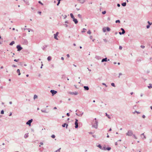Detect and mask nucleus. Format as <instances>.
<instances>
[{"mask_svg":"<svg viewBox=\"0 0 152 152\" xmlns=\"http://www.w3.org/2000/svg\"><path fill=\"white\" fill-rule=\"evenodd\" d=\"M94 121H93L94 123L92 126L96 129H97L98 127V121H97L96 119V118L94 119Z\"/></svg>","mask_w":152,"mask_h":152,"instance_id":"nucleus-1","label":"nucleus"},{"mask_svg":"<svg viewBox=\"0 0 152 152\" xmlns=\"http://www.w3.org/2000/svg\"><path fill=\"white\" fill-rule=\"evenodd\" d=\"M133 132L132 130H129L126 133V135L128 136H131L133 135Z\"/></svg>","mask_w":152,"mask_h":152,"instance_id":"nucleus-2","label":"nucleus"},{"mask_svg":"<svg viewBox=\"0 0 152 152\" xmlns=\"http://www.w3.org/2000/svg\"><path fill=\"white\" fill-rule=\"evenodd\" d=\"M23 44L24 45H27L28 44V41L27 40L24 39H23L22 41Z\"/></svg>","mask_w":152,"mask_h":152,"instance_id":"nucleus-3","label":"nucleus"},{"mask_svg":"<svg viewBox=\"0 0 152 152\" xmlns=\"http://www.w3.org/2000/svg\"><path fill=\"white\" fill-rule=\"evenodd\" d=\"M33 121V119H30L26 123V124L27 125H29V126H30L31 125V123Z\"/></svg>","mask_w":152,"mask_h":152,"instance_id":"nucleus-4","label":"nucleus"},{"mask_svg":"<svg viewBox=\"0 0 152 152\" xmlns=\"http://www.w3.org/2000/svg\"><path fill=\"white\" fill-rule=\"evenodd\" d=\"M16 48L17 49V50L18 51H20L23 49V48L21 47L20 45H17Z\"/></svg>","mask_w":152,"mask_h":152,"instance_id":"nucleus-5","label":"nucleus"},{"mask_svg":"<svg viewBox=\"0 0 152 152\" xmlns=\"http://www.w3.org/2000/svg\"><path fill=\"white\" fill-rule=\"evenodd\" d=\"M50 92L51 93L53 96L54 95V94H56L57 93L56 91H55L54 90H50Z\"/></svg>","mask_w":152,"mask_h":152,"instance_id":"nucleus-6","label":"nucleus"},{"mask_svg":"<svg viewBox=\"0 0 152 152\" xmlns=\"http://www.w3.org/2000/svg\"><path fill=\"white\" fill-rule=\"evenodd\" d=\"M69 94L71 95H77L78 94V92L77 91H75L74 92H69Z\"/></svg>","mask_w":152,"mask_h":152,"instance_id":"nucleus-7","label":"nucleus"},{"mask_svg":"<svg viewBox=\"0 0 152 152\" xmlns=\"http://www.w3.org/2000/svg\"><path fill=\"white\" fill-rule=\"evenodd\" d=\"M58 32H57L56 34H54V38L57 40H58V39L57 38V36H58Z\"/></svg>","mask_w":152,"mask_h":152,"instance_id":"nucleus-8","label":"nucleus"},{"mask_svg":"<svg viewBox=\"0 0 152 152\" xmlns=\"http://www.w3.org/2000/svg\"><path fill=\"white\" fill-rule=\"evenodd\" d=\"M66 126V129H67V127H68V124H66V123H64V124H63L62 125V126L63 127H65Z\"/></svg>","mask_w":152,"mask_h":152,"instance_id":"nucleus-9","label":"nucleus"},{"mask_svg":"<svg viewBox=\"0 0 152 152\" xmlns=\"http://www.w3.org/2000/svg\"><path fill=\"white\" fill-rule=\"evenodd\" d=\"M25 3L27 5H29V1L30 0H23Z\"/></svg>","mask_w":152,"mask_h":152,"instance_id":"nucleus-10","label":"nucleus"},{"mask_svg":"<svg viewBox=\"0 0 152 152\" xmlns=\"http://www.w3.org/2000/svg\"><path fill=\"white\" fill-rule=\"evenodd\" d=\"M107 61V57H106L102 59V60L101 62H106Z\"/></svg>","mask_w":152,"mask_h":152,"instance_id":"nucleus-11","label":"nucleus"},{"mask_svg":"<svg viewBox=\"0 0 152 152\" xmlns=\"http://www.w3.org/2000/svg\"><path fill=\"white\" fill-rule=\"evenodd\" d=\"M83 87L84 88V90L85 91H88L89 89V87L88 86H84Z\"/></svg>","mask_w":152,"mask_h":152,"instance_id":"nucleus-12","label":"nucleus"},{"mask_svg":"<svg viewBox=\"0 0 152 152\" xmlns=\"http://www.w3.org/2000/svg\"><path fill=\"white\" fill-rule=\"evenodd\" d=\"M73 20L75 22V24H77L78 22L77 20L75 18L73 19Z\"/></svg>","mask_w":152,"mask_h":152,"instance_id":"nucleus-13","label":"nucleus"},{"mask_svg":"<svg viewBox=\"0 0 152 152\" xmlns=\"http://www.w3.org/2000/svg\"><path fill=\"white\" fill-rule=\"evenodd\" d=\"M121 29L122 31V32H121V33L122 34H124L125 32V31L124 30V29L122 28H121Z\"/></svg>","mask_w":152,"mask_h":152,"instance_id":"nucleus-14","label":"nucleus"},{"mask_svg":"<svg viewBox=\"0 0 152 152\" xmlns=\"http://www.w3.org/2000/svg\"><path fill=\"white\" fill-rule=\"evenodd\" d=\"M75 128H77L78 127V122H75Z\"/></svg>","mask_w":152,"mask_h":152,"instance_id":"nucleus-15","label":"nucleus"},{"mask_svg":"<svg viewBox=\"0 0 152 152\" xmlns=\"http://www.w3.org/2000/svg\"><path fill=\"white\" fill-rule=\"evenodd\" d=\"M28 137V133L26 134L24 136V137L25 138H26Z\"/></svg>","mask_w":152,"mask_h":152,"instance_id":"nucleus-16","label":"nucleus"},{"mask_svg":"<svg viewBox=\"0 0 152 152\" xmlns=\"http://www.w3.org/2000/svg\"><path fill=\"white\" fill-rule=\"evenodd\" d=\"M17 72L18 73V75H20V70L19 69H18L17 71Z\"/></svg>","mask_w":152,"mask_h":152,"instance_id":"nucleus-17","label":"nucleus"},{"mask_svg":"<svg viewBox=\"0 0 152 152\" xmlns=\"http://www.w3.org/2000/svg\"><path fill=\"white\" fill-rule=\"evenodd\" d=\"M126 2L123 3L121 4L122 5L123 7H125V6H126Z\"/></svg>","mask_w":152,"mask_h":152,"instance_id":"nucleus-18","label":"nucleus"},{"mask_svg":"<svg viewBox=\"0 0 152 152\" xmlns=\"http://www.w3.org/2000/svg\"><path fill=\"white\" fill-rule=\"evenodd\" d=\"M47 47V45H45L42 48V49L43 50H45L46 48Z\"/></svg>","mask_w":152,"mask_h":152,"instance_id":"nucleus-19","label":"nucleus"},{"mask_svg":"<svg viewBox=\"0 0 152 152\" xmlns=\"http://www.w3.org/2000/svg\"><path fill=\"white\" fill-rule=\"evenodd\" d=\"M41 111L42 112H43V113H48V112H47L45 110L42 109L41 110Z\"/></svg>","mask_w":152,"mask_h":152,"instance_id":"nucleus-20","label":"nucleus"},{"mask_svg":"<svg viewBox=\"0 0 152 152\" xmlns=\"http://www.w3.org/2000/svg\"><path fill=\"white\" fill-rule=\"evenodd\" d=\"M70 15L71 16V18L72 19H73L75 18L74 17L72 13H71L70 14Z\"/></svg>","mask_w":152,"mask_h":152,"instance_id":"nucleus-21","label":"nucleus"},{"mask_svg":"<svg viewBox=\"0 0 152 152\" xmlns=\"http://www.w3.org/2000/svg\"><path fill=\"white\" fill-rule=\"evenodd\" d=\"M106 116H107L108 118L110 119L111 118V117L110 115H108L107 113H105Z\"/></svg>","mask_w":152,"mask_h":152,"instance_id":"nucleus-22","label":"nucleus"},{"mask_svg":"<svg viewBox=\"0 0 152 152\" xmlns=\"http://www.w3.org/2000/svg\"><path fill=\"white\" fill-rule=\"evenodd\" d=\"M15 43V42L14 41H12L11 43L10 44V45H12Z\"/></svg>","mask_w":152,"mask_h":152,"instance_id":"nucleus-23","label":"nucleus"},{"mask_svg":"<svg viewBox=\"0 0 152 152\" xmlns=\"http://www.w3.org/2000/svg\"><path fill=\"white\" fill-rule=\"evenodd\" d=\"M47 59H48V60L49 61H50L51 60V57L50 56H48V58H47Z\"/></svg>","mask_w":152,"mask_h":152,"instance_id":"nucleus-24","label":"nucleus"},{"mask_svg":"<svg viewBox=\"0 0 152 152\" xmlns=\"http://www.w3.org/2000/svg\"><path fill=\"white\" fill-rule=\"evenodd\" d=\"M80 1L81 4H83L85 2V0H80Z\"/></svg>","mask_w":152,"mask_h":152,"instance_id":"nucleus-25","label":"nucleus"},{"mask_svg":"<svg viewBox=\"0 0 152 152\" xmlns=\"http://www.w3.org/2000/svg\"><path fill=\"white\" fill-rule=\"evenodd\" d=\"M102 30H103V31L104 32H106V27H104L103 28V29H102Z\"/></svg>","mask_w":152,"mask_h":152,"instance_id":"nucleus-26","label":"nucleus"},{"mask_svg":"<svg viewBox=\"0 0 152 152\" xmlns=\"http://www.w3.org/2000/svg\"><path fill=\"white\" fill-rule=\"evenodd\" d=\"M149 86H148V87L149 88H152V85L151 84H149Z\"/></svg>","mask_w":152,"mask_h":152,"instance_id":"nucleus-27","label":"nucleus"},{"mask_svg":"<svg viewBox=\"0 0 152 152\" xmlns=\"http://www.w3.org/2000/svg\"><path fill=\"white\" fill-rule=\"evenodd\" d=\"M97 146L101 149H102V147L100 144H99Z\"/></svg>","mask_w":152,"mask_h":152,"instance_id":"nucleus-28","label":"nucleus"},{"mask_svg":"<svg viewBox=\"0 0 152 152\" xmlns=\"http://www.w3.org/2000/svg\"><path fill=\"white\" fill-rule=\"evenodd\" d=\"M106 30L108 31H110V28L108 27H107L106 28Z\"/></svg>","mask_w":152,"mask_h":152,"instance_id":"nucleus-29","label":"nucleus"},{"mask_svg":"<svg viewBox=\"0 0 152 152\" xmlns=\"http://www.w3.org/2000/svg\"><path fill=\"white\" fill-rule=\"evenodd\" d=\"M142 135H143V139H145L146 138V137H145V136L144 135V133H142V134H141V136H142Z\"/></svg>","mask_w":152,"mask_h":152,"instance_id":"nucleus-30","label":"nucleus"},{"mask_svg":"<svg viewBox=\"0 0 152 152\" xmlns=\"http://www.w3.org/2000/svg\"><path fill=\"white\" fill-rule=\"evenodd\" d=\"M37 97L38 96L36 95H34V99H35L37 98Z\"/></svg>","mask_w":152,"mask_h":152,"instance_id":"nucleus-31","label":"nucleus"},{"mask_svg":"<svg viewBox=\"0 0 152 152\" xmlns=\"http://www.w3.org/2000/svg\"><path fill=\"white\" fill-rule=\"evenodd\" d=\"M61 149V148H60L59 149L55 151V152H60V150Z\"/></svg>","mask_w":152,"mask_h":152,"instance_id":"nucleus-32","label":"nucleus"},{"mask_svg":"<svg viewBox=\"0 0 152 152\" xmlns=\"http://www.w3.org/2000/svg\"><path fill=\"white\" fill-rule=\"evenodd\" d=\"M111 148L110 147H107L106 148V150H107L108 151H110V150Z\"/></svg>","mask_w":152,"mask_h":152,"instance_id":"nucleus-33","label":"nucleus"},{"mask_svg":"<svg viewBox=\"0 0 152 152\" xmlns=\"http://www.w3.org/2000/svg\"><path fill=\"white\" fill-rule=\"evenodd\" d=\"M27 30H28V31L29 32L30 31H33V30L32 29H31L30 28H27Z\"/></svg>","mask_w":152,"mask_h":152,"instance_id":"nucleus-34","label":"nucleus"},{"mask_svg":"<svg viewBox=\"0 0 152 152\" xmlns=\"http://www.w3.org/2000/svg\"><path fill=\"white\" fill-rule=\"evenodd\" d=\"M56 136L55 135L53 134L51 135V137L53 138H54Z\"/></svg>","mask_w":152,"mask_h":152,"instance_id":"nucleus-35","label":"nucleus"},{"mask_svg":"<svg viewBox=\"0 0 152 152\" xmlns=\"http://www.w3.org/2000/svg\"><path fill=\"white\" fill-rule=\"evenodd\" d=\"M111 86H113V87H115V84L114 83H111Z\"/></svg>","mask_w":152,"mask_h":152,"instance_id":"nucleus-36","label":"nucleus"},{"mask_svg":"<svg viewBox=\"0 0 152 152\" xmlns=\"http://www.w3.org/2000/svg\"><path fill=\"white\" fill-rule=\"evenodd\" d=\"M106 148L105 147H102V149H101L103 150H106Z\"/></svg>","mask_w":152,"mask_h":152,"instance_id":"nucleus-37","label":"nucleus"},{"mask_svg":"<svg viewBox=\"0 0 152 152\" xmlns=\"http://www.w3.org/2000/svg\"><path fill=\"white\" fill-rule=\"evenodd\" d=\"M120 21L119 20H117L115 21L116 23H120Z\"/></svg>","mask_w":152,"mask_h":152,"instance_id":"nucleus-38","label":"nucleus"},{"mask_svg":"<svg viewBox=\"0 0 152 152\" xmlns=\"http://www.w3.org/2000/svg\"><path fill=\"white\" fill-rule=\"evenodd\" d=\"M87 33L89 34H91V32L90 31V30H88V31H87Z\"/></svg>","mask_w":152,"mask_h":152,"instance_id":"nucleus-39","label":"nucleus"},{"mask_svg":"<svg viewBox=\"0 0 152 152\" xmlns=\"http://www.w3.org/2000/svg\"><path fill=\"white\" fill-rule=\"evenodd\" d=\"M4 111L3 110H2L1 111V113L2 114H4Z\"/></svg>","mask_w":152,"mask_h":152,"instance_id":"nucleus-40","label":"nucleus"},{"mask_svg":"<svg viewBox=\"0 0 152 152\" xmlns=\"http://www.w3.org/2000/svg\"><path fill=\"white\" fill-rule=\"evenodd\" d=\"M38 3H39L40 4L42 5H43V4L40 1H38Z\"/></svg>","mask_w":152,"mask_h":152,"instance_id":"nucleus-41","label":"nucleus"},{"mask_svg":"<svg viewBox=\"0 0 152 152\" xmlns=\"http://www.w3.org/2000/svg\"><path fill=\"white\" fill-rule=\"evenodd\" d=\"M85 30H86V29L85 28H83V30L82 31V33H84L85 32Z\"/></svg>","mask_w":152,"mask_h":152,"instance_id":"nucleus-42","label":"nucleus"},{"mask_svg":"<svg viewBox=\"0 0 152 152\" xmlns=\"http://www.w3.org/2000/svg\"><path fill=\"white\" fill-rule=\"evenodd\" d=\"M132 135L133 136V137H134V138L135 139H137V137H136L135 136V134H133V135Z\"/></svg>","mask_w":152,"mask_h":152,"instance_id":"nucleus-43","label":"nucleus"},{"mask_svg":"<svg viewBox=\"0 0 152 152\" xmlns=\"http://www.w3.org/2000/svg\"><path fill=\"white\" fill-rule=\"evenodd\" d=\"M77 16L79 18H81V15L80 14H78Z\"/></svg>","mask_w":152,"mask_h":152,"instance_id":"nucleus-44","label":"nucleus"},{"mask_svg":"<svg viewBox=\"0 0 152 152\" xmlns=\"http://www.w3.org/2000/svg\"><path fill=\"white\" fill-rule=\"evenodd\" d=\"M106 13V11H104L102 12V14H105Z\"/></svg>","mask_w":152,"mask_h":152,"instance_id":"nucleus-45","label":"nucleus"},{"mask_svg":"<svg viewBox=\"0 0 152 152\" xmlns=\"http://www.w3.org/2000/svg\"><path fill=\"white\" fill-rule=\"evenodd\" d=\"M64 25L66 27H67L68 26V25L66 24H64Z\"/></svg>","mask_w":152,"mask_h":152,"instance_id":"nucleus-46","label":"nucleus"},{"mask_svg":"<svg viewBox=\"0 0 152 152\" xmlns=\"http://www.w3.org/2000/svg\"><path fill=\"white\" fill-rule=\"evenodd\" d=\"M150 26V25H148L146 26V28H149Z\"/></svg>","mask_w":152,"mask_h":152,"instance_id":"nucleus-47","label":"nucleus"},{"mask_svg":"<svg viewBox=\"0 0 152 152\" xmlns=\"http://www.w3.org/2000/svg\"><path fill=\"white\" fill-rule=\"evenodd\" d=\"M140 47L141 48H144L145 47V46L144 45H141L140 46Z\"/></svg>","mask_w":152,"mask_h":152,"instance_id":"nucleus-48","label":"nucleus"},{"mask_svg":"<svg viewBox=\"0 0 152 152\" xmlns=\"http://www.w3.org/2000/svg\"><path fill=\"white\" fill-rule=\"evenodd\" d=\"M122 47L121 46H120L119 47V49L120 50H122Z\"/></svg>","mask_w":152,"mask_h":152,"instance_id":"nucleus-49","label":"nucleus"},{"mask_svg":"<svg viewBox=\"0 0 152 152\" xmlns=\"http://www.w3.org/2000/svg\"><path fill=\"white\" fill-rule=\"evenodd\" d=\"M102 84L103 85H104L106 87H107V86L106 85V84H105V83H102Z\"/></svg>","mask_w":152,"mask_h":152,"instance_id":"nucleus-50","label":"nucleus"},{"mask_svg":"<svg viewBox=\"0 0 152 152\" xmlns=\"http://www.w3.org/2000/svg\"><path fill=\"white\" fill-rule=\"evenodd\" d=\"M103 40L105 42H107V40L106 39H104Z\"/></svg>","mask_w":152,"mask_h":152,"instance_id":"nucleus-51","label":"nucleus"},{"mask_svg":"<svg viewBox=\"0 0 152 152\" xmlns=\"http://www.w3.org/2000/svg\"><path fill=\"white\" fill-rule=\"evenodd\" d=\"M60 1H59L58 0V2L57 4V6H58L59 5V4H60Z\"/></svg>","mask_w":152,"mask_h":152,"instance_id":"nucleus-52","label":"nucleus"},{"mask_svg":"<svg viewBox=\"0 0 152 152\" xmlns=\"http://www.w3.org/2000/svg\"><path fill=\"white\" fill-rule=\"evenodd\" d=\"M19 60V59H15L14 60V61H15V62H18Z\"/></svg>","mask_w":152,"mask_h":152,"instance_id":"nucleus-53","label":"nucleus"},{"mask_svg":"<svg viewBox=\"0 0 152 152\" xmlns=\"http://www.w3.org/2000/svg\"><path fill=\"white\" fill-rule=\"evenodd\" d=\"M64 19H65L67 17V16L66 15L64 16Z\"/></svg>","mask_w":152,"mask_h":152,"instance_id":"nucleus-54","label":"nucleus"},{"mask_svg":"<svg viewBox=\"0 0 152 152\" xmlns=\"http://www.w3.org/2000/svg\"><path fill=\"white\" fill-rule=\"evenodd\" d=\"M148 25H151L152 24V23H151L149 21H148Z\"/></svg>","mask_w":152,"mask_h":152,"instance_id":"nucleus-55","label":"nucleus"},{"mask_svg":"<svg viewBox=\"0 0 152 152\" xmlns=\"http://www.w3.org/2000/svg\"><path fill=\"white\" fill-rule=\"evenodd\" d=\"M119 76L118 77L119 78L120 77V76L121 75H122V74L121 73H119Z\"/></svg>","mask_w":152,"mask_h":152,"instance_id":"nucleus-56","label":"nucleus"},{"mask_svg":"<svg viewBox=\"0 0 152 152\" xmlns=\"http://www.w3.org/2000/svg\"><path fill=\"white\" fill-rule=\"evenodd\" d=\"M66 115L68 116H70V114H69V113H66Z\"/></svg>","mask_w":152,"mask_h":152,"instance_id":"nucleus-57","label":"nucleus"},{"mask_svg":"<svg viewBox=\"0 0 152 152\" xmlns=\"http://www.w3.org/2000/svg\"><path fill=\"white\" fill-rule=\"evenodd\" d=\"M142 117L143 118H145V116L144 115H143L142 116Z\"/></svg>","mask_w":152,"mask_h":152,"instance_id":"nucleus-58","label":"nucleus"},{"mask_svg":"<svg viewBox=\"0 0 152 152\" xmlns=\"http://www.w3.org/2000/svg\"><path fill=\"white\" fill-rule=\"evenodd\" d=\"M90 38L91 39H92V38H93V37H92V36H90Z\"/></svg>","mask_w":152,"mask_h":152,"instance_id":"nucleus-59","label":"nucleus"},{"mask_svg":"<svg viewBox=\"0 0 152 152\" xmlns=\"http://www.w3.org/2000/svg\"><path fill=\"white\" fill-rule=\"evenodd\" d=\"M117 6L118 7H120V5L119 4H118L117 5Z\"/></svg>","mask_w":152,"mask_h":152,"instance_id":"nucleus-60","label":"nucleus"},{"mask_svg":"<svg viewBox=\"0 0 152 152\" xmlns=\"http://www.w3.org/2000/svg\"><path fill=\"white\" fill-rule=\"evenodd\" d=\"M135 112H136L137 113V114H139V113H140L139 112H138V111H137L135 110Z\"/></svg>","mask_w":152,"mask_h":152,"instance_id":"nucleus-61","label":"nucleus"},{"mask_svg":"<svg viewBox=\"0 0 152 152\" xmlns=\"http://www.w3.org/2000/svg\"><path fill=\"white\" fill-rule=\"evenodd\" d=\"M83 114V112L81 114H79V115H80V116H82V115Z\"/></svg>","mask_w":152,"mask_h":152,"instance_id":"nucleus-62","label":"nucleus"},{"mask_svg":"<svg viewBox=\"0 0 152 152\" xmlns=\"http://www.w3.org/2000/svg\"><path fill=\"white\" fill-rule=\"evenodd\" d=\"M75 122H78V120L77 119H75Z\"/></svg>","mask_w":152,"mask_h":152,"instance_id":"nucleus-63","label":"nucleus"},{"mask_svg":"<svg viewBox=\"0 0 152 152\" xmlns=\"http://www.w3.org/2000/svg\"><path fill=\"white\" fill-rule=\"evenodd\" d=\"M92 137H94L95 138V137H96V135H92Z\"/></svg>","mask_w":152,"mask_h":152,"instance_id":"nucleus-64","label":"nucleus"}]
</instances>
